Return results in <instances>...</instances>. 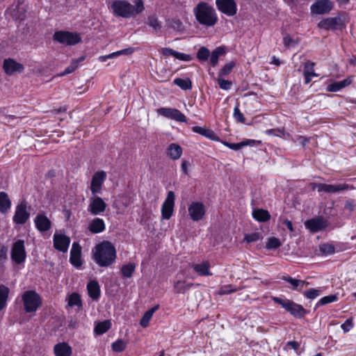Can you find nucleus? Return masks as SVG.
<instances>
[{"label":"nucleus","mask_w":356,"mask_h":356,"mask_svg":"<svg viewBox=\"0 0 356 356\" xmlns=\"http://www.w3.org/2000/svg\"><path fill=\"white\" fill-rule=\"evenodd\" d=\"M283 280L289 283L293 290L302 291L304 287L309 285V282L304 280H298L291 277H284Z\"/></svg>","instance_id":"a878e982"},{"label":"nucleus","mask_w":356,"mask_h":356,"mask_svg":"<svg viewBox=\"0 0 356 356\" xmlns=\"http://www.w3.org/2000/svg\"><path fill=\"white\" fill-rule=\"evenodd\" d=\"M286 345L291 346L296 351H297L300 347V343L296 341H289L287 342Z\"/></svg>","instance_id":"774afa93"},{"label":"nucleus","mask_w":356,"mask_h":356,"mask_svg":"<svg viewBox=\"0 0 356 356\" xmlns=\"http://www.w3.org/2000/svg\"><path fill=\"white\" fill-rule=\"evenodd\" d=\"M284 129H271L266 131V134L273 136H278V133L284 134Z\"/></svg>","instance_id":"338daca9"},{"label":"nucleus","mask_w":356,"mask_h":356,"mask_svg":"<svg viewBox=\"0 0 356 356\" xmlns=\"http://www.w3.org/2000/svg\"><path fill=\"white\" fill-rule=\"evenodd\" d=\"M68 305L70 307L77 306L81 307L82 306L81 296L76 293H72L68 298Z\"/></svg>","instance_id":"37998d69"},{"label":"nucleus","mask_w":356,"mask_h":356,"mask_svg":"<svg viewBox=\"0 0 356 356\" xmlns=\"http://www.w3.org/2000/svg\"><path fill=\"white\" fill-rule=\"evenodd\" d=\"M22 300L26 312H35L41 305L40 296L35 291H26L23 293Z\"/></svg>","instance_id":"423d86ee"},{"label":"nucleus","mask_w":356,"mask_h":356,"mask_svg":"<svg viewBox=\"0 0 356 356\" xmlns=\"http://www.w3.org/2000/svg\"><path fill=\"white\" fill-rule=\"evenodd\" d=\"M11 202L8 197V195L5 192L0 193V212L5 213L10 208Z\"/></svg>","instance_id":"7c9ffc66"},{"label":"nucleus","mask_w":356,"mask_h":356,"mask_svg":"<svg viewBox=\"0 0 356 356\" xmlns=\"http://www.w3.org/2000/svg\"><path fill=\"white\" fill-rule=\"evenodd\" d=\"M321 291L315 289H310L304 292V295L309 299H314L320 296Z\"/></svg>","instance_id":"4d7b16f0"},{"label":"nucleus","mask_w":356,"mask_h":356,"mask_svg":"<svg viewBox=\"0 0 356 356\" xmlns=\"http://www.w3.org/2000/svg\"><path fill=\"white\" fill-rule=\"evenodd\" d=\"M35 227L40 232L49 231L51 227V220L44 214L38 213L34 219Z\"/></svg>","instance_id":"412c9836"},{"label":"nucleus","mask_w":356,"mask_h":356,"mask_svg":"<svg viewBox=\"0 0 356 356\" xmlns=\"http://www.w3.org/2000/svg\"><path fill=\"white\" fill-rule=\"evenodd\" d=\"M192 130L193 132L199 134L210 140H219L218 136L215 134L213 131L206 127L195 126L192 127Z\"/></svg>","instance_id":"bb28decb"},{"label":"nucleus","mask_w":356,"mask_h":356,"mask_svg":"<svg viewBox=\"0 0 356 356\" xmlns=\"http://www.w3.org/2000/svg\"><path fill=\"white\" fill-rule=\"evenodd\" d=\"M10 257L13 261L17 264H21L25 261L26 252L24 240L19 239L13 244Z\"/></svg>","instance_id":"0eeeda50"},{"label":"nucleus","mask_w":356,"mask_h":356,"mask_svg":"<svg viewBox=\"0 0 356 356\" xmlns=\"http://www.w3.org/2000/svg\"><path fill=\"white\" fill-rule=\"evenodd\" d=\"M81 256V247L77 242H74L70 251V263L76 268L80 267L82 265Z\"/></svg>","instance_id":"4be33fe9"},{"label":"nucleus","mask_w":356,"mask_h":356,"mask_svg":"<svg viewBox=\"0 0 356 356\" xmlns=\"http://www.w3.org/2000/svg\"><path fill=\"white\" fill-rule=\"evenodd\" d=\"M106 229V225L103 219L99 218H93L88 224V229L92 234H99L104 232Z\"/></svg>","instance_id":"5701e85b"},{"label":"nucleus","mask_w":356,"mask_h":356,"mask_svg":"<svg viewBox=\"0 0 356 356\" xmlns=\"http://www.w3.org/2000/svg\"><path fill=\"white\" fill-rule=\"evenodd\" d=\"M284 45L286 48L294 47L298 44V41L293 39L289 34H286L283 38Z\"/></svg>","instance_id":"5fc2aeb1"},{"label":"nucleus","mask_w":356,"mask_h":356,"mask_svg":"<svg viewBox=\"0 0 356 356\" xmlns=\"http://www.w3.org/2000/svg\"><path fill=\"white\" fill-rule=\"evenodd\" d=\"M345 25L346 22L340 15L334 17L323 19L318 24V26L320 29L327 31H334Z\"/></svg>","instance_id":"6e6552de"},{"label":"nucleus","mask_w":356,"mask_h":356,"mask_svg":"<svg viewBox=\"0 0 356 356\" xmlns=\"http://www.w3.org/2000/svg\"><path fill=\"white\" fill-rule=\"evenodd\" d=\"M209 56H210L209 50L204 47H200L197 53V57L201 61L207 60Z\"/></svg>","instance_id":"49530a36"},{"label":"nucleus","mask_w":356,"mask_h":356,"mask_svg":"<svg viewBox=\"0 0 356 356\" xmlns=\"http://www.w3.org/2000/svg\"><path fill=\"white\" fill-rule=\"evenodd\" d=\"M54 353L56 356H71L72 348L67 343H59L54 346Z\"/></svg>","instance_id":"cd10ccee"},{"label":"nucleus","mask_w":356,"mask_h":356,"mask_svg":"<svg viewBox=\"0 0 356 356\" xmlns=\"http://www.w3.org/2000/svg\"><path fill=\"white\" fill-rule=\"evenodd\" d=\"M92 259L101 267L111 266L116 259V250L113 245L107 241L97 244L92 250Z\"/></svg>","instance_id":"f257e3e1"},{"label":"nucleus","mask_w":356,"mask_h":356,"mask_svg":"<svg viewBox=\"0 0 356 356\" xmlns=\"http://www.w3.org/2000/svg\"><path fill=\"white\" fill-rule=\"evenodd\" d=\"M112 350L116 353L122 352L127 347V343L122 339H118L111 345Z\"/></svg>","instance_id":"a18cd8bd"},{"label":"nucleus","mask_w":356,"mask_h":356,"mask_svg":"<svg viewBox=\"0 0 356 356\" xmlns=\"http://www.w3.org/2000/svg\"><path fill=\"white\" fill-rule=\"evenodd\" d=\"M188 213L193 221H199L205 215V207L202 202H193L188 207Z\"/></svg>","instance_id":"a211bd4d"},{"label":"nucleus","mask_w":356,"mask_h":356,"mask_svg":"<svg viewBox=\"0 0 356 356\" xmlns=\"http://www.w3.org/2000/svg\"><path fill=\"white\" fill-rule=\"evenodd\" d=\"M107 204L104 200L95 195L90 197L87 210L91 215L97 216L104 213Z\"/></svg>","instance_id":"1a4fd4ad"},{"label":"nucleus","mask_w":356,"mask_h":356,"mask_svg":"<svg viewBox=\"0 0 356 356\" xmlns=\"http://www.w3.org/2000/svg\"><path fill=\"white\" fill-rule=\"evenodd\" d=\"M352 81L350 79H346L344 80L337 81L333 83L329 84L327 87V90L329 92H337L342 88L349 86Z\"/></svg>","instance_id":"c756f323"},{"label":"nucleus","mask_w":356,"mask_h":356,"mask_svg":"<svg viewBox=\"0 0 356 356\" xmlns=\"http://www.w3.org/2000/svg\"><path fill=\"white\" fill-rule=\"evenodd\" d=\"M310 185L313 190L317 189L318 192L323 191L327 193H335L349 188L348 185L346 184L332 185L321 183H312Z\"/></svg>","instance_id":"9d476101"},{"label":"nucleus","mask_w":356,"mask_h":356,"mask_svg":"<svg viewBox=\"0 0 356 356\" xmlns=\"http://www.w3.org/2000/svg\"><path fill=\"white\" fill-rule=\"evenodd\" d=\"M161 52L164 56L175 57L176 51L170 48H163Z\"/></svg>","instance_id":"69168bd1"},{"label":"nucleus","mask_w":356,"mask_h":356,"mask_svg":"<svg viewBox=\"0 0 356 356\" xmlns=\"http://www.w3.org/2000/svg\"><path fill=\"white\" fill-rule=\"evenodd\" d=\"M218 83L220 88L222 90H229L232 85L231 81L222 79H218Z\"/></svg>","instance_id":"052dcab7"},{"label":"nucleus","mask_w":356,"mask_h":356,"mask_svg":"<svg viewBox=\"0 0 356 356\" xmlns=\"http://www.w3.org/2000/svg\"><path fill=\"white\" fill-rule=\"evenodd\" d=\"M106 179V173L103 170L98 171L92 175L90 187L92 195H95L101 193L102 185Z\"/></svg>","instance_id":"2eb2a0df"},{"label":"nucleus","mask_w":356,"mask_h":356,"mask_svg":"<svg viewBox=\"0 0 356 356\" xmlns=\"http://www.w3.org/2000/svg\"><path fill=\"white\" fill-rule=\"evenodd\" d=\"M30 217V213L27 211V204L25 201H22L15 209V215L13 216V222L17 225H24Z\"/></svg>","instance_id":"4468645a"},{"label":"nucleus","mask_w":356,"mask_h":356,"mask_svg":"<svg viewBox=\"0 0 356 356\" xmlns=\"http://www.w3.org/2000/svg\"><path fill=\"white\" fill-rule=\"evenodd\" d=\"M193 286V283H186L184 281H177L174 285L175 291L178 293H186Z\"/></svg>","instance_id":"f704fd0d"},{"label":"nucleus","mask_w":356,"mask_h":356,"mask_svg":"<svg viewBox=\"0 0 356 356\" xmlns=\"http://www.w3.org/2000/svg\"><path fill=\"white\" fill-rule=\"evenodd\" d=\"M216 7L219 11L229 17L236 14L237 6L234 0H216Z\"/></svg>","instance_id":"9b49d317"},{"label":"nucleus","mask_w":356,"mask_h":356,"mask_svg":"<svg viewBox=\"0 0 356 356\" xmlns=\"http://www.w3.org/2000/svg\"><path fill=\"white\" fill-rule=\"evenodd\" d=\"M337 300V296L336 295H330L325 296L319 300L317 303V306L324 305L330 302H333Z\"/></svg>","instance_id":"603ef678"},{"label":"nucleus","mask_w":356,"mask_h":356,"mask_svg":"<svg viewBox=\"0 0 356 356\" xmlns=\"http://www.w3.org/2000/svg\"><path fill=\"white\" fill-rule=\"evenodd\" d=\"M315 63L313 62H307L305 64L304 74H307L313 76H318V74L314 72Z\"/></svg>","instance_id":"de8ad7c7"},{"label":"nucleus","mask_w":356,"mask_h":356,"mask_svg":"<svg viewBox=\"0 0 356 356\" xmlns=\"http://www.w3.org/2000/svg\"><path fill=\"white\" fill-rule=\"evenodd\" d=\"M87 290L89 296L95 300H97L100 296V286L99 283L96 280H91L87 284Z\"/></svg>","instance_id":"393cba45"},{"label":"nucleus","mask_w":356,"mask_h":356,"mask_svg":"<svg viewBox=\"0 0 356 356\" xmlns=\"http://www.w3.org/2000/svg\"><path fill=\"white\" fill-rule=\"evenodd\" d=\"M321 252L324 254H332L335 252V248L332 244L325 243L320 246Z\"/></svg>","instance_id":"8fccbe9b"},{"label":"nucleus","mask_w":356,"mask_h":356,"mask_svg":"<svg viewBox=\"0 0 356 356\" xmlns=\"http://www.w3.org/2000/svg\"><path fill=\"white\" fill-rule=\"evenodd\" d=\"M332 7L330 0H317L311 6L310 9L312 14L324 15L328 13Z\"/></svg>","instance_id":"6ab92c4d"},{"label":"nucleus","mask_w":356,"mask_h":356,"mask_svg":"<svg viewBox=\"0 0 356 356\" xmlns=\"http://www.w3.org/2000/svg\"><path fill=\"white\" fill-rule=\"evenodd\" d=\"M157 113L168 119L174 120L179 122H186V117L178 109L172 108H160L157 109Z\"/></svg>","instance_id":"ddd939ff"},{"label":"nucleus","mask_w":356,"mask_h":356,"mask_svg":"<svg viewBox=\"0 0 356 356\" xmlns=\"http://www.w3.org/2000/svg\"><path fill=\"white\" fill-rule=\"evenodd\" d=\"M167 154L170 159L177 160L179 159L182 154V148L176 143H172L167 149Z\"/></svg>","instance_id":"c85d7f7f"},{"label":"nucleus","mask_w":356,"mask_h":356,"mask_svg":"<svg viewBox=\"0 0 356 356\" xmlns=\"http://www.w3.org/2000/svg\"><path fill=\"white\" fill-rule=\"evenodd\" d=\"M253 218L259 222H266L270 218L268 211L264 209H255L252 212Z\"/></svg>","instance_id":"72a5a7b5"},{"label":"nucleus","mask_w":356,"mask_h":356,"mask_svg":"<svg viewBox=\"0 0 356 356\" xmlns=\"http://www.w3.org/2000/svg\"><path fill=\"white\" fill-rule=\"evenodd\" d=\"M234 66L235 63L233 61L227 63L219 72V76H225L228 75L231 72Z\"/></svg>","instance_id":"09e8293b"},{"label":"nucleus","mask_w":356,"mask_h":356,"mask_svg":"<svg viewBox=\"0 0 356 356\" xmlns=\"http://www.w3.org/2000/svg\"><path fill=\"white\" fill-rule=\"evenodd\" d=\"M70 243V237L61 234H55L54 235V247L57 250L62 252H66L68 250Z\"/></svg>","instance_id":"aec40b11"},{"label":"nucleus","mask_w":356,"mask_h":356,"mask_svg":"<svg viewBox=\"0 0 356 356\" xmlns=\"http://www.w3.org/2000/svg\"><path fill=\"white\" fill-rule=\"evenodd\" d=\"M135 5L131 4L126 0L113 1L110 7L117 17L131 18L142 13L145 10L143 0H135Z\"/></svg>","instance_id":"f03ea898"},{"label":"nucleus","mask_w":356,"mask_h":356,"mask_svg":"<svg viewBox=\"0 0 356 356\" xmlns=\"http://www.w3.org/2000/svg\"><path fill=\"white\" fill-rule=\"evenodd\" d=\"M173 83L184 90H191L192 88V81L190 79H184L177 78L173 81Z\"/></svg>","instance_id":"a19ab883"},{"label":"nucleus","mask_w":356,"mask_h":356,"mask_svg":"<svg viewBox=\"0 0 356 356\" xmlns=\"http://www.w3.org/2000/svg\"><path fill=\"white\" fill-rule=\"evenodd\" d=\"M9 292L10 290L7 286L3 284L0 285V311L6 305Z\"/></svg>","instance_id":"c9c22d12"},{"label":"nucleus","mask_w":356,"mask_h":356,"mask_svg":"<svg viewBox=\"0 0 356 356\" xmlns=\"http://www.w3.org/2000/svg\"><path fill=\"white\" fill-rule=\"evenodd\" d=\"M111 325L110 321L108 320L99 322L95 327V332L99 335L103 334L110 329Z\"/></svg>","instance_id":"ea45409f"},{"label":"nucleus","mask_w":356,"mask_h":356,"mask_svg":"<svg viewBox=\"0 0 356 356\" xmlns=\"http://www.w3.org/2000/svg\"><path fill=\"white\" fill-rule=\"evenodd\" d=\"M136 265L133 263L124 264L121 268V273L123 278H131L135 271Z\"/></svg>","instance_id":"4c0bfd02"},{"label":"nucleus","mask_w":356,"mask_h":356,"mask_svg":"<svg viewBox=\"0 0 356 356\" xmlns=\"http://www.w3.org/2000/svg\"><path fill=\"white\" fill-rule=\"evenodd\" d=\"M147 24L152 27L155 32L161 30V24L156 16H149L147 17Z\"/></svg>","instance_id":"c03bdc74"},{"label":"nucleus","mask_w":356,"mask_h":356,"mask_svg":"<svg viewBox=\"0 0 356 356\" xmlns=\"http://www.w3.org/2000/svg\"><path fill=\"white\" fill-rule=\"evenodd\" d=\"M3 69L7 75L12 76L16 73H22L24 67L13 58H6L3 60Z\"/></svg>","instance_id":"f3484780"},{"label":"nucleus","mask_w":356,"mask_h":356,"mask_svg":"<svg viewBox=\"0 0 356 356\" xmlns=\"http://www.w3.org/2000/svg\"><path fill=\"white\" fill-rule=\"evenodd\" d=\"M168 26L177 32H184L185 29L181 21L177 18L168 19L167 21Z\"/></svg>","instance_id":"e433bc0d"},{"label":"nucleus","mask_w":356,"mask_h":356,"mask_svg":"<svg viewBox=\"0 0 356 356\" xmlns=\"http://www.w3.org/2000/svg\"><path fill=\"white\" fill-rule=\"evenodd\" d=\"M175 58H176L177 59H179L180 60H184V61H189L191 60V55L178 52V51L176 52V55H175Z\"/></svg>","instance_id":"e2e57ef3"},{"label":"nucleus","mask_w":356,"mask_h":356,"mask_svg":"<svg viewBox=\"0 0 356 356\" xmlns=\"http://www.w3.org/2000/svg\"><path fill=\"white\" fill-rule=\"evenodd\" d=\"M273 300L280 305L287 312L296 318H302L307 313L306 309L300 305H298L290 300L282 299L278 297L273 298Z\"/></svg>","instance_id":"20e7f679"},{"label":"nucleus","mask_w":356,"mask_h":356,"mask_svg":"<svg viewBox=\"0 0 356 356\" xmlns=\"http://www.w3.org/2000/svg\"><path fill=\"white\" fill-rule=\"evenodd\" d=\"M305 225L311 232L316 233L325 229L329 225V222L325 218L319 216L307 220Z\"/></svg>","instance_id":"dca6fc26"},{"label":"nucleus","mask_w":356,"mask_h":356,"mask_svg":"<svg viewBox=\"0 0 356 356\" xmlns=\"http://www.w3.org/2000/svg\"><path fill=\"white\" fill-rule=\"evenodd\" d=\"M261 235L259 233L254 232L248 234H245L244 241H246L248 243H250L259 241Z\"/></svg>","instance_id":"864d4df0"},{"label":"nucleus","mask_w":356,"mask_h":356,"mask_svg":"<svg viewBox=\"0 0 356 356\" xmlns=\"http://www.w3.org/2000/svg\"><path fill=\"white\" fill-rule=\"evenodd\" d=\"M280 245L281 243L278 238L275 237H270L268 238L266 247L267 249H275L279 248Z\"/></svg>","instance_id":"3c124183"},{"label":"nucleus","mask_w":356,"mask_h":356,"mask_svg":"<svg viewBox=\"0 0 356 356\" xmlns=\"http://www.w3.org/2000/svg\"><path fill=\"white\" fill-rule=\"evenodd\" d=\"M234 118L235 120L241 123H245V118L243 114L241 112L238 106H236L234 109Z\"/></svg>","instance_id":"6e6d98bb"},{"label":"nucleus","mask_w":356,"mask_h":356,"mask_svg":"<svg viewBox=\"0 0 356 356\" xmlns=\"http://www.w3.org/2000/svg\"><path fill=\"white\" fill-rule=\"evenodd\" d=\"M225 54V49L223 47H218L216 48L211 53L210 56V63L212 66L215 67L218 62V58L220 56Z\"/></svg>","instance_id":"58836bf2"},{"label":"nucleus","mask_w":356,"mask_h":356,"mask_svg":"<svg viewBox=\"0 0 356 356\" xmlns=\"http://www.w3.org/2000/svg\"><path fill=\"white\" fill-rule=\"evenodd\" d=\"M355 206H356V204H355V201L352 200H349L346 202L344 208L349 211H354Z\"/></svg>","instance_id":"0e129e2a"},{"label":"nucleus","mask_w":356,"mask_h":356,"mask_svg":"<svg viewBox=\"0 0 356 356\" xmlns=\"http://www.w3.org/2000/svg\"><path fill=\"white\" fill-rule=\"evenodd\" d=\"M341 327L344 332H349V330L353 327V318H348L343 324H341Z\"/></svg>","instance_id":"bf43d9fd"},{"label":"nucleus","mask_w":356,"mask_h":356,"mask_svg":"<svg viewBox=\"0 0 356 356\" xmlns=\"http://www.w3.org/2000/svg\"><path fill=\"white\" fill-rule=\"evenodd\" d=\"M236 291V288H233L232 285H225L220 288L219 291L220 295H226Z\"/></svg>","instance_id":"13d9d810"},{"label":"nucleus","mask_w":356,"mask_h":356,"mask_svg":"<svg viewBox=\"0 0 356 356\" xmlns=\"http://www.w3.org/2000/svg\"><path fill=\"white\" fill-rule=\"evenodd\" d=\"M133 52H134V49L132 48H127V49H122V50H120V51H118L113 52V53L110 54L106 55V56H101L99 58V59L102 61H106L108 58H114V57L122 55V54H127V55L131 54Z\"/></svg>","instance_id":"79ce46f5"},{"label":"nucleus","mask_w":356,"mask_h":356,"mask_svg":"<svg viewBox=\"0 0 356 356\" xmlns=\"http://www.w3.org/2000/svg\"><path fill=\"white\" fill-rule=\"evenodd\" d=\"M175 193L172 191H168L161 207V216L163 219L168 220L172 216L175 207Z\"/></svg>","instance_id":"f8f14e48"},{"label":"nucleus","mask_w":356,"mask_h":356,"mask_svg":"<svg viewBox=\"0 0 356 356\" xmlns=\"http://www.w3.org/2000/svg\"><path fill=\"white\" fill-rule=\"evenodd\" d=\"M193 11L196 20L202 25L213 26L218 22L215 9L206 2H200Z\"/></svg>","instance_id":"7ed1b4c3"},{"label":"nucleus","mask_w":356,"mask_h":356,"mask_svg":"<svg viewBox=\"0 0 356 356\" xmlns=\"http://www.w3.org/2000/svg\"><path fill=\"white\" fill-rule=\"evenodd\" d=\"M210 264L209 261H203L201 264H194L192 268L194 271L200 276H209L212 273L210 272Z\"/></svg>","instance_id":"b1692460"},{"label":"nucleus","mask_w":356,"mask_h":356,"mask_svg":"<svg viewBox=\"0 0 356 356\" xmlns=\"http://www.w3.org/2000/svg\"><path fill=\"white\" fill-rule=\"evenodd\" d=\"M224 145L230 148L231 149L238 150L243 147L245 144L242 143V142L238 143H229L227 142H224Z\"/></svg>","instance_id":"680f3d73"},{"label":"nucleus","mask_w":356,"mask_h":356,"mask_svg":"<svg viewBox=\"0 0 356 356\" xmlns=\"http://www.w3.org/2000/svg\"><path fill=\"white\" fill-rule=\"evenodd\" d=\"M53 40L66 46H72L81 41V35L76 32L58 31L53 35Z\"/></svg>","instance_id":"39448f33"},{"label":"nucleus","mask_w":356,"mask_h":356,"mask_svg":"<svg viewBox=\"0 0 356 356\" xmlns=\"http://www.w3.org/2000/svg\"><path fill=\"white\" fill-rule=\"evenodd\" d=\"M159 305L153 307L152 308L147 310L142 316L140 324L142 327H146L149 325V322L152 318L154 313L158 309Z\"/></svg>","instance_id":"473e14b6"},{"label":"nucleus","mask_w":356,"mask_h":356,"mask_svg":"<svg viewBox=\"0 0 356 356\" xmlns=\"http://www.w3.org/2000/svg\"><path fill=\"white\" fill-rule=\"evenodd\" d=\"M85 60V56H82L77 59L71 60L70 65L67 67L65 70L61 72L59 76H65L73 72L79 66V64Z\"/></svg>","instance_id":"2f4dec72"}]
</instances>
